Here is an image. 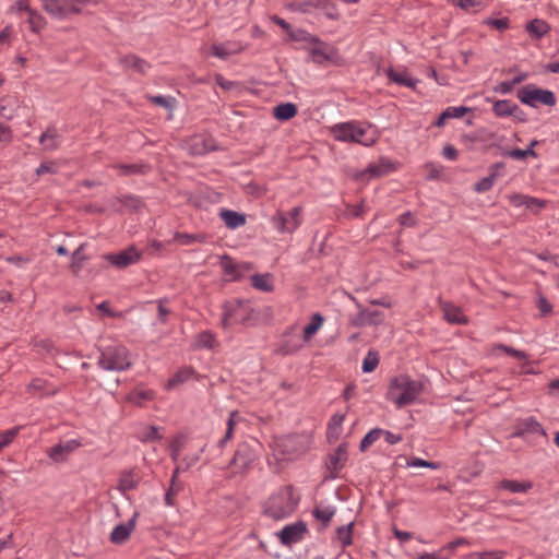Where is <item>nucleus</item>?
Here are the masks:
<instances>
[{"instance_id":"36","label":"nucleus","mask_w":559,"mask_h":559,"mask_svg":"<svg viewBox=\"0 0 559 559\" xmlns=\"http://www.w3.org/2000/svg\"><path fill=\"white\" fill-rule=\"evenodd\" d=\"M206 240V236L204 234H188L176 231L174 234V241H177L181 246H189L195 242H204Z\"/></svg>"},{"instance_id":"24","label":"nucleus","mask_w":559,"mask_h":559,"mask_svg":"<svg viewBox=\"0 0 559 559\" xmlns=\"http://www.w3.org/2000/svg\"><path fill=\"white\" fill-rule=\"evenodd\" d=\"M219 217L229 229H236L246 224V215L233 210H222L219 212Z\"/></svg>"},{"instance_id":"33","label":"nucleus","mask_w":559,"mask_h":559,"mask_svg":"<svg viewBox=\"0 0 559 559\" xmlns=\"http://www.w3.org/2000/svg\"><path fill=\"white\" fill-rule=\"evenodd\" d=\"M324 322V317L319 312L311 316L310 322L304 328V341L308 342L320 330Z\"/></svg>"},{"instance_id":"7","label":"nucleus","mask_w":559,"mask_h":559,"mask_svg":"<svg viewBox=\"0 0 559 559\" xmlns=\"http://www.w3.org/2000/svg\"><path fill=\"white\" fill-rule=\"evenodd\" d=\"M301 214V206H295L289 211H277L271 217V224L280 234H293L302 223Z\"/></svg>"},{"instance_id":"62","label":"nucleus","mask_w":559,"mask_h":559,"mask_svg":"<svg viewBox=\"0 0 559 559\" xmlns=\"http://www.w3.org/2000/svg\"><path fill=\"white\" fill-rule=\"evenodd\" d=\"M478 559H503L506 552L502 550L481 551L474 554Z\"/></svg>"},{"instance_id":"59","label":"nucleus","mask_w":559,"mask_h":559,"mask_svg":"<svg viewBox=\"0 0 559 559\" xmlns=\"http://www.w3.org/2000/svg\"><path fill=\"white\" fill-rule=\"evenodd\" d=\"M444 111H445L448 118L452 119V118H461V117H463L466 112L472 111V108L464 107V106L448 107V108H445Z\"/></svg>"},{"instance_id":"60","label":"nucleus","mask_w":559,"mask_h":559,"mask_svg":"<svg viewBox=\"0 0 559 559\" xmlns=\"http://www.w3.org/2000/svg\"><path fill=\"white\" fill-rule=\"evenodd\" d=\"M497 348L500 350H503L506 354H508L516 359H526L527 358V355L524 352L515 349V348L504 345V344H499L497 346Z\"/></svg>"},{"instance_id":"21","label":"nucleus","mask_w":559,"mask_h":559,"mask_svg":"<svg viewBox=\"0 0 559 559\" xmlns=\"http://www.w3.org/2000/svg\"><path fill=\"white\" fill-rule=\"evenodd\" d=\"M140 483V476L133 471H123L120 473L118 480V490L122 493L133 490Z\"/></svg>"},{"instance_id":"54","label":"nucleus","mask_w":559,"mask_h":559,"mask_svg":"<svg viewBox=\"0 0 559 559\" xmlns=\"http://www.w3.org/2000/svg\"><path fill=\"white\" fill-rule=\"evenodd\" d=\"M191 151L195 155H202L209 151V147L205 145V140L202 136H194L192 139Z\"/></svg>"},{"instance_id":"20","label":"nucleus","mask_w":559,"mask_h":559,"mask_svg":"<svg viewBox=\"0 0 559 559\" xmlns=\"http://www.w3.org/2000/svg\"><path fill=\"white\" fill-rule=\"evenodd\" d=\"M347 461V445L346 443H341L334 453L329 455L328 460V467L331 469L334 474H336L338 471H341L345 462Z\"/></svg>"},{"instance_id":"4","label":"nucleus","mask_w":559,"mask_h":559,"mask_svg":"<svg viewBox=\"0 0 559 559\" xmlns=\"http://www.w3.org/2000/svg\"><path fill=\"white\" fill-rule=\"evenodd\" d=\"M331 132L337 141L342 142H353L365 146H370L376 142V138L368 135L367 129L356 121L334 124Z\"/></svg>"},{"instance_id":"52","label":"nucleus","mask_w":559,"mask_h":559,"mask_svg":"<svg viewBox=\"0 0 559 559\" xmlns=\"http://www.w3.org/2000/svg\"><path fill=\"white\" fill-rule=\"evenodd\" d=\"M163 437L156 426H150L141 436H139V440L144 443L159 441Z\"/></svg>"},{"instance_id":"10","label":"nucleus","mask_w":559,"mask_h":559,"mask_svg":"<svg viewBox=\"0 0 559 559\" xmlns=\"http://www.w3.org/2000/svg\"><path fill=\"white\" fill-rule=\"evenodd\" d=\"M104 259L117 269H124L140 261L141 253L134 246H130L120 252L107 253Z\"/></svg>"},{"instance_id":"50","label":"nucleus","mask_w":559,"mask_h":559,"mask_svg":"<svg viewBox=\"0 0 559 559\" xmlns=\"http://www.w3.org/2000/svg\"><path fill=\"white\" fill-rule=\"evenodd\" d=\"M147 99L154 104V105H157L159 107H163L165 109H168V110H173L175 108V105H176V99L173 98V97H166V96H162V95H156V96H147Z\"/></svg>"},{"instance_id":"61","label":"nucleus","mask_w":559,"mask_h":559,"mask_svg":"<svg viewBox=\"0 0 559 559\" xmlns=\"http://www.w3.org/2000/svg\"><path fill=\"white\" fill-rule=\"evenodd\" d=\"M399 223L403 227H414L417 224V219L412 212L407 211L400 215Z\"/></svg>"},{"instance_id":"32","label":"nucleus","mask_w":559,"mask_h":559,"mask_svg":"<svg viewBox=\"0 0 559 559\" xmlns=\"http://www.w3.org/2000/svg\"><path fill=\"white\" fill-rule=\"evenodd\" d=\"M251 285L261 292L271 293L274 289L272 275L269 273L254 274L251 276Z\"/></svg>"},{"instance_id":"8","label":"nucleus","mask_w":559,"mask_h":559,"mask_svg":"<svg viewBox=\"0 0 559 559\" xmlns=\"http://www.w3.org/2000/svg\"><path fill=\"white\" fill-rule=\"evenodd\" d=\"M43 9L57 20H66L82 11L72 0H43Z\"/></svg>"},{"instance_id":"41","label":"nucleus","mask_w":559,"mask_h":559,"mask_svg":"<svg viewBox=\"0 0 559 559\" xmlns=\"http://www.w3.org/2000/svg\"><path fill=\"white\" fill-rule=\"evenodd\" d=\"M353 527L354 523H349L347 525H342L336 528V536L342 547H347L353 544Z\"/></svg>"},{"instance_id":"31","label":"nucleus","mask_w":559,"mask_h":559,"mask_svg":"<svg viewBox=\"0 0 559 559\" xmlns=\"http://www.w3.org/2000/svg\"><path fill=\"white\" fill-rule=\"evenodd\" d=\"M492 111L497 117H510L518 111V105L509 99H499L495 102Z\"/></svg>"},{"instance_id":"35","label":"nucleus","mask_w":559,"mask_h":559,"mask_svg":"<svg viewBox=\"0 0 559 559\" xmlns=\"http://www.w3.org/2000/svg\"><path fill=\"white\" fill-rule=\"evenodd\" d=\"M345 419V415L344 414H334L329 424H328V431H326V436H328V439L331 441V440H336L341 432H342V425H343V421Z\"/></svg>"},{"instance_id":"27","label":"nucleus","mask_w":559,"mask_h":559,"mask_svg":"<svg viewBox=\"0 0 559 559\" xmlns=\"http://www.w3.org/2000/svg\"><path fill=\"white\" fill-rule=\"evenodd\" d=\"M297 115V106L293 103H282L274 107L273 116L280 121H287Z\"/></svg>"},{"instance_id":"12","label":"nucleus","mask_w":559,"mask_h":559,"mask_svg":"<svg viewBox=\"0 0 559 559\" xmlns=\"http://www.w3.org/2000/svg\"><path fill=\"white\" fill-rule=\"evenodd\" d=\"M438 305L443 312V319L450 324L466 325L468 318L463 313L462 308L450 301L438 298Z\"/></svg>"},{"instance_id":"55","label":"nucleus","mask_w":559,"mask_h":559,"mask_svg":"<svg viewBox=\"0 0 559 559\" xmlns=\"http://www.w3.org/2000/svg\"><path fill=\"white\" fill-rule=\"evenodd\" d=\"M412 467H428L431 469H438L440 467L439 462L426 461L419 457H415L407 463Z\"/></svg>"},{"instance_id":"43","label":"nucleus","mask_w":559,"mask_h":559,"mask_svg":"<svg viewBox=\"0 0 559 559\" xmlns=\"http://www.w3.org/2000/svg\"><path fill=\"white\" fill-rule=\"evenodd\" d=\"M536 144H537V141L533 140L531 142V145L527 148H525V150L514 148V150L508 151L506 153V155L509 157L515 158V159H524L527 156L536 157L537 154L533 148Z\"/></svg>"},{"instance_id":"53","label":"nucleus","mask_w":559,"mask_h":559,"mask_svg":"<svg viewBox=\"0 0 559 559\" xmlns=\"http://www.w3.org/2000/svg\"><path fill=\"white\" fill-rule=\"evenodd\" d=\"M484 23L495 29L504 31V29L509 28L510 20H509V17H506V16L500 17V19L489 17V19L485 20Z\"/></svg>"},{"instance_id":"2","label":"nucleus","mask_w":559,"mask_h":559,"mask_svg":"<svg viewBox=\"0 0 559 559\" xmlns=\"http://www.w3.org/2000/svg\"><path fill=\"white\" fill-rule=\"evenodd\" d=\"M298 502L299 498L295 496L293 486H285L269 498L264 513L274 520H281L293 514Z\"/></svg>"},{"instance_id":"1","label":"nucleus","mask_w":559,"mask_h":559,"mask_svg":"<svg viewBox=\"0 0 559 559\" xmlns=\"http://www.w3.org/2000/svg\"><path fill=\"white\" fill-rule=\"evenodd\" d=\"M421 381L412 379L407 374H400L390 381L386 397L392 401L397 408L413 404L423 392Z\"/></svg>"},{"instance_id":"56","label":"nucleus","mask_w":559,"mask_h":559,"mask_svg":"<svg viewBox=\"0 0 559 559\" xmlns=\"http://www.w3.org/2000/svg\"><path fill=\"white\" fill-rule=\"evenodd\" d=\"M117 202H119L121 205L130 207V209H138L141 205V201L139 198L133 195H121L119 198H116Z\"/></svg>"},{"instance_id":"44","label":"nucleus","mask_w":559,"mask_h":559,"mask_svg":"<svg viewBox=\"0 0 559 559\" xmlns=\"http://www.w3.org/2000/svg\"><path fill=\"white\" fill-rule=\"evenodd\" d=\"M121 176H130L136 174H144L146 166L141 164H118L115 165Z\"/></svg>"},{"instance_id":"25","label":"nucleus","mask_w":559,"mask_h":559,"mask_svg":"<svg viewBox=\"0 0 559 559\" xmlns=\"http://www.w3.org/2000/svg\"><path fill=\"white\" fill-rule=\"evenodd\" d=\"M532 487V481H520L516 479H502L498 485V488L512 493L527 492Z\"/></svg>"},{"instance_id":"19","label":"nucleus","mask_w":559,"mask_h":559,"mask_svg":"<svg viewBox=\"0 0 559 559\" xmlns=\"http://www.w3.org/2000/svg\"><path fill=\"white\" fill-rule=\"evenodd\" d=\"M119 63L124 69H132L133 71H135L140 74H143V75L146 74L151 68V64L146 60H144L135 55H127V56L120 57Z\"/></svg>"},{"instance_id":"64","label":"nucleus","mask_w":559,"mask_h":559,"mask_svg":"<svg viewBox=\"0 0 559 559\" xmlns=\"http://www.w3.org/2000/svg\"><path fill=\"white\" fill-rule=\"evenodd\" d=\"M513 88H514V85L511 81H503V82H500L495 87V92L500 93V94H509L513 91Z\"/></svg>"},{"instance_id":"6","label":"nucleus","mask_w":559,"mask_h":559,"mask_svg":"<svg viewBox=\"0 0 559 559\" xmlns=\"http://www.w3.org/2000/svg\"><path fill=\"white\" fill-rule=\"evenodd\" d=\"M520 102L530 107L536 108L538 104L552 107L557 103L554 92L527 84L520 88L516 94Z\"/></svg>"},{"instance_id":"45","label":"nucleus","mask_w":559,"mask_h":559,"mask_svg":"<svg viewBox=\"0 0 559 559\" xmlns=\"http://www.w3.org/2000/svg\"><path fill=\"white\" fill-rule=\"evenodd\" d=\"M193 374V370L189 367H185L178 370L171 379L168 381V386L174 388L189 380Z\"/></svg>"},{"instance_id":"48","label":"nucleus","mask_w":559,"mask_h":559,"mask_svg":"<svg viewBox=\"0 0 559 559\" xmlns=\"http://www.w3.org/2000/svg\"><path fill=\"white\" fill-rule=\"evenodd\" d=\"M456 4L467 12H477L486 7L487 0H456Z\"/></svg>"},{"instance_id":"15","label":"nucleus","mask_w":559,"mask_h":559,"mask_svg":"<svg viewBox=\"0 0 559 559\" xmlns=\"http://www.w3.org/2000/svg\"><path fill=\"white\" fill-rule=\"evenodd\" d=\"M221 267L223 269L225 275L229 277L230 281H239L242 278L246 272L250 270L249 263H236L229 255L225 254L221 258Z\"/></svg>"},{"instance_id":"5","label":"nucleus","mask_w":559,"mask_h":559,"mask_svg":"<svg viewBox=\"0 0 559 559\" xmlns=\"http://www.w3.org/2000/svg\"><path fill=\"white\" fill-rule=\"evenodd\" d=\"M252 308L242 300L227 301L223 305L221 324L227 329L234 324H246L251 319Z\"/></svg>"},{"instance_id":"42","label":"nucleus","mask_w":559,"mask_h":559,"mask_svg":"<svg viewBox=\"0 0 559 559\" xmlns=\"http://www.w3.org/2000/svg\"><path fill=\"white\" fill-rule=\"evenodd\" d=\"M379 361H380L379 353L374 349H369L362 360V366H361L362 371L365 373L372 372L378 367Z\"/></svg>"},{"instance_id":"18","label":"nucleus","mask_w":559,"mask_h":559,"mask_svg":"<svg viewBox=\"0 0 559 559\" xmlns=\"http://www.w3.org/2000/svg\"><path fill=\"white\" fill-rule=\"evenodd\" d=\"M385 74L389 80L397 85L406 86L415 90L419 83L418 79L412 78L406 70L396 71L393 68H388Z\"/></svg>"},{"instance_id":"46","label":"nucleus","mask_w":559,"mask_h":559,"mask_svg":"<svg viewBox=\"0 0 559 559\" xmlns=\"http://www.w3.org/2000/svg\"><path fill=\"white\" fill-rule=\"evenodd\" d=\"M496 178L497 174L495 171L490 173L487 177H484L474 185V191L478 193L489 191L493 187Z\"/></svg>"},{"instance_id":"29","label":"nucleus","mask_w":559,"mask_h":559,"mask_svg":"<svg viewBox=\"0 0 559 559\" xmlns=\"http://www.w3.org/2000/svg\"><path fill=\"white\" fill-rule=\"evenodd\" d=\"M311 60L318 64H324L328 61H331L334 57V50L332 48L325 47L321 44L318 47H313L310 50Z\"/></svg>"},{"instance_id":"51","label":"nucleus","mask_w":559,"mask_h":559,"mask_svg":"<svg viewBox=\"0 0 559 559\" xmlns=\"http://www.w3.org/2000/svg\"><path fill=\"white\" fill-rule=\"evenodd\" d=\"M195 344H197V347H199V348L211 349V348H213V346L215 344L214 335L207 331L202 332L198 335Z\"/></svg>"},{"instance_id":"58","label":"nucleus","mask_w":559,"mask_h":559,"mask_svg":"<svg viewBox=\"0 0 559 559\" xmlns=\"http://www.w3.org/2000/svg\"><path fill=\"white\" fill-rule=\"evenodd\" d=\"M537 308L540 311V317H546L552 312V305L547 300V298L544 295L538 296Z\"/></svg>"},{"instance_id":"23","label":"nucleus","mask_w":559,"mask_h":559,"mask_svg":"<svg viewBox=\"0 0 559 559\" xmlns=\"http://www.w3.org/2000/svg\"><path fill=\"white\" fill-rule=\"evenodd\" d=\"M26 391L39 396H49L57 393V389L52 388L47 380L41 378L33 379L27 385Z\"/></svg>"},{"instance_id":"22","label":"nucleus","mask_w":559,"mask_h":559,"mask_svg":"<svg viewBox=\"0 0 559 559\" xmlns=\"http://www.w3.org/2000/svg\"><path fill=\"white\" fill-rule=\"evenodd\" d=\"M539 435V436H546V431L540 425L539 421H537L534 417H528L523 420L521 424V428L514 432V437H524L525 435Z\"/></svg>"},{"instance_id":"49","label":"nucleus","mask_w":559,"mask_h":559,"mask_svg":"<svg viewBox=\"0 0 559 559\" xmlns=\"http://www.w3.org/2000/svg\"><path fill=\"white\" fill-rule=\"evenodd\" d=\"M25 10L28 13V23L31 24L32 31L35 33L39 32L44 27V17L28 7H25Z\"/></svg>"},{"instance_id":"40","label":"nucleus","mask_w":559,"mask_h":559,"mask_svg":"<svg viewBox=\"0 0 559 559\" xmlns=\"http://www.w3.org/2000/svg\"><path fill=\"white\" fill-rule=\"evenodd\" d=\"M314 9L322 10L325 16L330 20H337L340 14L332 0H316Z\"/></svg>"},{"instance_id":"17","label":"nucleus","mask_w":559,"mask_h":559,"mask_svg":"<svg viewBox=\"0 0 559 559\" xmlns=\"http://www.w3.org/2000/svg\"><path fill=\"white\" fill-rule=\"evenodd\" d=\"M81 443L78 440L60 442L49 450V457L55 462H63L70 453L76 450Z\"/></svg>"},{"instance_id":"28","label":"nucleus","mask_w":559,"mask_h":559,"mask_svg":"<svg viewBox=\"0 0 559 559\" xmlns=\"http://www.w3.org/2000/svg\"><path fill=\"white\" fill-rule=\"evenodd\" d=\"M526 31L532 37L539 39L549 33L550 26L544 20L534 19L527 23Z\"/></svg>"},{"instance_id":"3","label":"nucleus","mask_w":559,"mask_h":559,"mask_svg":"<svg viewBox=\"0 0 559 559\" xmlns=\"http://www.w3.org/2000/svg\"><path fill=\"white\" fill-rule=\"evenodd\" d=\"M97 364L108 371H124L132 365L130 352L123 345H111L102 349Z\"/></svg>"},{"instance_id":"39","label":"nucleus","mask_w":559,"mask_h":559,"mask_svg":"<svg viewBox=\"0 0 559 559\" xmlns=\"http://www.w3.org/2000/svg\"><path fill=\"white\" fill-rule=\"evenodd\" d=\"M240 50H242V47L236 45L230 46L229 44L212 46V55L221 59H226L229 56L239 52Z\"/></svg>"},{"instance_id":"34","label":"nucleus","mask_w":559,"mask_h":559,"mask_svg":"<svg viewBox=\"0 0 559 559\" xmlns=\"http://www.w3.org/2000/svg\"><path fill=\"white\" fill-rule=\"evenodd\" d=\"M336 513L335 507H316L312 514L316 520L322 523L323 528H326Z\"/></svg>"},{"instance_id":"13","label":"nucleus","mask_w":559,"mask_h":559,"mask_svg":"<svg viewBox=\"0 0 559 559\" xmlns=\"http://www.w3.org/2000/svg\"><path fill=\"white\" fill-rule=\"evenodd\" d=\"M139 512H134L128 522L116 525L112 532L110 533L109 540L114 545L124 544L135 528Z\"/></svg>"},{"instance_id":"14","label":"nucleus","mask_w":559,"mask_h":559,"mask_svg":"<svg viewBox=\"0 0 559 559\" xmlns=\"http://www.w3.org/2000/svg\"><path fill=\"white\" fill-rule=\"evenodd\" d=\"M307 533V525L299 521L294 524L286 525L280 533V539L283 545H293L302 540Z\"/></svg>"},{"instance_id":"57","label":"nucleus","mask_w":559,"mask_h":559,"mask_svg":"<svg viewBox=\"0 0 559 559\" xmlns=\"http://www.w3.org/2000/svg\"><path fill=\"white\" fill-rule=\"evenodd\" d=\"M17 431H19L17 428H13V429L2 431L0 433V450L8 447L13 441V439L17 435Z\"/></svg>"},{"instance_id":"37","label":"nucleus","mask_w":559,"mask_h":559,"mask_svg":"<svg viewBox=\"0 0 559 559\" xmlns=\"http://www.w3.org/2000/svg\"><path fill=\"white\" fill-rule=\"evenodd\" d=\"M180 472L179 467H176L173 472L171 478H170V485L169 488L166 490L165 493V504L168 507L175 506V498L179 491V485L177 484V477Z\"/></svg>"},{"instance_id":"47","label":"nucleus","mask_w":559,"mask_h":559,"mask_svg":"<svg viewBox=\"0 0 559 559\" xmlns=\"http://www.w3.org/2000/svg\"><path fill=\"white\" fill-rule=\"evenodd\" d=\"M383 433V429L374 428L371 429L361 440L360 442V451H366L370 445H372Z\"/></svg>"},{"instance_id":"16","label":"nucleus","mask_w":559,"mask_h":559,"mask_svg":"<svg viewBox=\"0 0 559 559\" xmlns=\"http://www.w3.org/2000/svg\"><path fill=\"white\" fill-rule=\"evenodd\" d=\"M507 199L509 200V203L512 206H524L525 209L532 211L533 213H538V211L545 206V201L521 193L508 194Z\"/></svg>"},{"instance_id":"63","label":"nucleus","mask_w":559,"mask_h":559,"mask_svg":"<svg viewBox=\"0 0 559 559\" xmlns=\"http://www.w3.org/2000/svg\"><path fill=\"white\" fill-rule=\"evenodd\" d=\"M302 347L301 343H290L288 341H285L281 346V353L284 355H290L296 353Z\"/></svg>"},{"instance_id":"11","label":"nucleus","mask_w":559,"mask_h":559,"mask_svg":"<svg viewBox=\"0 0 559 559\" xmlns=\"http://www.w3.org/2000/svg\"><path fill=\"white\" fill-rule=\"evenodd\" d=\"M356 305L359 311L349 319L350 325L362 328L367 325H378L383 321L384 316L381 311L365 309L359 302H356Z\"/></svg>"},{"instance_id":"9","label":"nucleus","mask_w":559,"mask_h":559,"mask_svg":"<svg viewBox=\"0 0 559 559\" xmlns=\"http://www.w3.org/2000/svg\"><path fill=\"white\" fill-rule=\"evenodd\" d=\"M257 454L249 443H239L230 461L237 473H246L255 461Z\"/></svg>"},{"instance_id":"38","label":"nucleus","mask_w":559,"mask_h":559,"mask_svg":"<svg viewBox=\"0 0 559 559\" xmlns=\"http://www.w3.org/2000/svg\"><path fill=\"white\" fill-rule=\"evenodd\" d=\"M153 396L154 392L152 390L135 389L127 395V401L141 406L145 401H151Z\"/></svg>"},{"instance_id":"26","label":"nucleus","mask_w":559,"mask_h":559,"mask_svg":"<svg viewBox=\"0 0 559 559\" xmlns=\"http://www.w3.org/2000/svg\"><path fill=\"white\" fill-rule=\"evenodd\" d=\"M393 170V165L390 159L381 158L378 163L369 164L366 168V174L369 177H381Z\"/></svg>"},{"instance_id":"30","label":"nucleus","mask_w":559,"mask_h":559,"mask_svg":"<svg viewBox=\"0 0 559 559\" xmlns=\"http://www.w3.org/2000/svg\"><path fill=\"white\" fill-rule=\"evenodd\" d=\"M60 135L56 127H48L47 130L40 135L39 143L45 146L46 150H56L59 145Z\"/></svg>"}]
</instances>
